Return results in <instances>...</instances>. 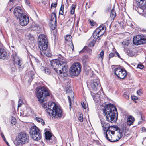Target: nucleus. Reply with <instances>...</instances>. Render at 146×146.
I'll return each mask as SVG.
<instances>
[{
  "label": "nucleus",
  "mask_w": 146,
  "mask_h": 146,
  "mask_svg": "<svg viewBox=\"0 0 146 146\" xmlns=\"http://www.w3.org/2000/svg\"><path fill=\"white\" fill-rule=\"evenodd\" d=\"M104 112L107 121L112 123L116 121L117 119L118 113L115 106L111 104H108L105 107Z\"/></svg>",
  "instance_id": "7ed1b4c3"
},
{
  "label": "nucleus",
  "mask_w": 146,
  "mask_h": 146,
  "mask_svg": "<svg viewBox=\"0 0 146 146\" xmlns=\"http://www.w3.org/2000/svg\"><path fill=\"white\" fill-rule=\"evenodd\" d=\"M79 20H80V18H79L77 21V25H78V23H79Z\"/></svg>",
  "instance_id": "bf43d9fd"
},
{
  "label": "nucleus",
  "mask_w": 146,
  "mask_h": 146,
  "mask_svg": "<svg viewBox=\"0 0 146 146\" xmlns=\"http://www.w3.org/2000/svg\"><path fill=\"white\" fill-rule=\"evenodd\" d=\"M116 16V13L114 9H113L111 10L110 14V17L111 19L114 20V18Z\"/></svg>",
  "instance_id": "c756f323"
},
{
  "label": "nucleus",
  "mask_w": 146,
  "mask_h": 146,
  "mask_svg": "<svg viewBox=\"0 0 146 146\" xmlns=\"http://www.w3.org/2000/svg\"><path fill=\"white\" fill-rule=\"evenodd\" d=\"M135 121V119L132 116L130 115L128 117L127 120V124L130 126L133 125L134 121Z\"/></svg>",
  "instance_id": "b1692460"
},
{
  "label": "nucleus",
  "mask_w": 146,
  "mask_h": 146,
  "mask_svg": "<svg viewBox=\"0 0 146 146\" xmlns=\"http://www.w3.org/2000/svg\"><path fill=\"white\" fill-rule=\"evenodd\" d=\"M35 120L38 122H41L43 125L45 124V122L41 118L36 117L35 118Z\"/></svg>",
  "instance_id": "72a5a7b5"
},
{
  "label": "nucleus",
  "mask_w": 146,
  "mask_h": 146,
  "mask_svg": "<svg viewBox=\"0 0 146 146\" xmlns=\"http://www.w3.org/2000/svg\"><path fill=\"white\" fill-rule=\"evenodd\" d=\"M82 66L78 62H76L72 64L70 68L69 72L70 74L73 76H78L81 71Z\"/></svg>",
  "instance_id": "1a4fd4ad"
},
{
  "label": "nucleus",
  "mask_w": 146,
  "mask_h": 146,
  "mask_svg": "<svg viewBox=\"0 0 146 146\" xmlns=\"http://www.w3.org/2000/svg\"><path fill=\"white\" fill-rule=\"evenodd\" d=\"M115 52L116 54L115 56H117L119 58L121 59V58L118 53L116 51H115Z\"/></svg>",
  "instance_id": "8fccbe9b"
},
{
  "label": "nucleus",
  "mask_w": 146,
  "mask_h": 146,
  "mask_svg": "<svg viewBox=\"0 0 146 146\" xmlns=\"http://www.w3.org/2000/svg\"><path fill=\"white\" fill-rule=\"evenodd\" d=\"M115 56V53H114L111 52L110 53L109 56V59H110L111 58Z\"/></svg>",
  "instance_id": "49530a36"
},
{
  "label": "nucleus",
  "mask_w": 146,
  "mask_h": 146,
  "mask_svg": "<svg viewBox=\"0 0 146 146\" xmlns=\"http://www.w3.org/2000/svg\"><path fill=\"white\" fill-rule=\"evenodd\" d=\"M29 141V135L25 132H21L18 133L15 140L16 145H21L27 143Z\"/></svg>",
  "instance_id": "39448f33"
},
{
  "label": "nucleus",
  "mask_w": 146,
  "mask_h": 146,
  "mask_svg": "<svg viewBox=\"0 0 146 146\" xmlns=\"http://www.w3.org/2000/svg\"><path fill=\"white\" fill-rule=\"evenodd\" d=\"M136 3L139 7V9H141L144 12L146 8V0H136Z\"/></svg>",
  "instance_id": "2eb2a0df"
},
{
  "label": "nucleus",
  "mask_w": 146,
  "mask_h": 146,
  "mask_svg": "<svg viewBox=\"0 0 146 146\" xmlns=\"http://www.w3.org/2000/svg\"><path fill=\"white\" fill-rule=\"evenodd\" d=\"M91 88L93 92H97L98 90H102L100 84L99 82L93 81L91 84Z\"/></svg>",
  "instance_id": "4468645a"
},
{
  "label": "nucleus",
  "mask_w": 146,
  "mask_h": 146,
  "mask_svg": "<svg viewBox=\"0 0 146 146\" xmlns=\"http://www.w3.org/2000/svg\"><path fill=\"white\" fill-rule=\"evenodd\" d=\"M133 42L136 45L145 44L146 43V36L143 35H137L134 37Z\"/></svg>",
  "instance_id": "9d476101"
},
{
  "label": "nucleus",
  "mask_w": 146,
  "mask_h": 146,
  "mask_svg": "<svg viewBox=\"0 0 146 146\" xmlns=\"http://www.w3.org/2000/svg\"><path fill=\"white\" fill-rule=\"evenodd\" d=\"M12 60L14 65L17 64L20 66H21L22 65V63H21L22 61H21L20 60L17 56H13Z\"/></svg>",
  "instance_id": "aec40b11"
},
{
  "label": "nucleus",
  "mask_w": 146,
  "mask_h": 146,
  "mask_svg": "<svg viewBox=\"0 0 146 146\" xmlns=\"http://www.w3.org/2000/svg\"><path fill=\"white\" fill-rule=\"evenodd\" d=\"M117 134L116 135H113L112 138H111V142H115L118 141L122 137L121 136L119 133L118 131H117Z\"/></svg>",
  "instance_id": "6ab92c4d"
},
{
  "label": "nucleus",
  "mask_w": 146,
  "mask_h": 146,
  "mask_svg": "<svg viewBox=\"0 0 146 146\" xmlns=\"http://www.w3.org/2000/svg\"><path fill=\"white\" fill-rule=\"evenodd\" d=\"M80 52L82 53H89L90 55H91L92 53V50L86 46L83 48Z\"/></svg>",
  "instance_id": "393cba45"
},
{
  "label": "nucleus",
  "mask_w": 146,
  "mask_h": 146,
  "mask_svg": "<svg viewBox=\"0 0 146 146\" xmlns=\"http://www.w3.org/2000/svg\"><path fill=\"white\" fill-rule=\"evenodd\" d=\"M16 122H17L16 119L14 117H12V119L11 120V123L13 125H15L16 124Z\"/></svg>",
  "instance_id": "58836bf2"
},
{
  "label": "nucleus",
  "mask_w": 146,
  "mask_h": 146,
  "mask_svg": "<svg viewBox=\"0 0 146 146\" xmlns=\"http://www.w3.org/2000/svg\"><path fill=\"white\" fill-rule=\"evenodd\" d=\"M112 113V112L111 113V114H110V117L109 118H111V117H112L111 116H112V115H113Z\"/></svg>",
  "instance_id": "680f3d73"
},
{
  "label": "nucleus",
  "mask_w": 146,
  "mask_h": 146,
  "mask_svg": "<svg viewBox=\"0 0 146 146\" xmlns=\"http://www.w3.org/2000/svg\"><path fill=\"white\" fill-rule=\"evenodd\" d=\"M90 5L89 4V3L88 2H87L86 3L85 7L86 9L89 8L90 7Z\"/></svg>",
  "instance_id": "3c124183"
},
{
  "label": "nucleus",
  "mask_w": 146,
  "mask_h": 146,
  "mask_svg": "<svg viewBox=\"0 0 146 146\" xmlns=\"http://www.w3.org/2000/svg\"><path fill=\"white\" fill-rule=\"evenodd\" d=\"M57 21L56 15L55 13L52 12L51 14L50 21Z\"/></svg>",
  "instance_id": "cd10ccee"
},
{
  "label": "nucleus",
  "mask_w": 146,
  "mask_h": 146,
  "mask_svg": "<svg viewBox=\"0 0 146 146\" xmlns=\"http://www.w3.org/2000/svg\"><path fill=\"white\" fill-rule=\"evenodd\" d=\"M57 2H56L55 3H53L51 4V8H52V7L56 8L57 7Z\"/></svg>",
  "instance_id": "c03bdc74"
},
{
  "label": "nucleus",
  "mask_w": 146,
  "mask_h": 146,
  "mask_svg": "<svg viewBox=\"0 0 146 146\" xmlns=\"http://www.w3.org/2000/svg\"><path fill=\"white\" fill-rule=\"evenodd\" d=\"M131 98L132 100L134 101L135 103L137 102L136 100L138 99V98L137 96L134 95H132L131 96Z\"/></svg>",
  "instance_id": "ea45409f"
},
{
  "label": "nucleus",
  "mask_w": 146,
  "mask_h": 146,
  "mask_svg": "<svg viewBox=\"0 0 146 146\" xmlns=\"http://www.w3.org/2000/svg\"><path fill=\"white\" fill-rule=\"evenodd\" d=\"M48 41L46 36L43 34H41L39 36L38 40V45L41 50L43 52L48 48Z\"/></svg>",
  "instance_id": "423d86ee"
},
{
  "label": "nucleus",
  "mask_w": 146,
  "mask_h": 146,
  "mask_svg": "<svg viewBox=\"0 0 146 146\" xmlns=\"http://www.w3.org/2000/svg\"><path fill=\"white\" fill-rule=\"evenodd\" d=\"M54 139H53L52 138H50V141H53Z\"/></svg>",
  "instance_id": "0e129e2a"
},
{
  "label": "nucleus",
  "mask_w": 146,
  "mask_h": 146,
  "mask_svg": "<svg viewBox=\"0 0 146 146\" xmlns=\"http://www.w3.org/2000/svg\"><path fill=\"white\" fill-rule=\"evenodd\" d=\"M68 99L69 102L70 104V105L71 106V101L70 97V96H68Z\"/></svg>",
  "instance_id": "603ef678"
},
{
  "label": "nucleus",
  "mask_w": 146,
  "mask_h": 146,
  "mask_svg": "<svg viewBox=\"0 0 146 146\" xmlns=\"http://www.w3.org/2000/svg\"><path fill=\"white\" fill-rule=\"evenodd\" d=\"M70 47H71V49H72V51H73V50L74 49V47L72 41L71 42V44L70 45Z\"/></svg>",
  "instance_id": "5fc2aeb1"
},
{
  "label": "nucleus",
  "mask_w": 146,
  "mask_h": 146,
  "mask_svg": "<svg viewBox=\"0 0 146 146\" xmlns=\"http://www.w3.org/2000/svg\"><path fill=\"white\" fill-rule=\"evenodd\" d=\"M104 50H102L100 53L98 54L97 57L98 61H100L101 62H103L104 58Z\"/></svg>",
  "instance_id": "4be33fe9"
},
{
  "label": "nucleus",
  "mask_w": 146,
  "mask_h": 146,
  "mask_svg": "<svg viewBox=\"0 0 146 146\" xmlns=\"http://www.w3.org/2000/svg\"><path fill=\"white\" fill-rule=\"evenodd\" d=\"M14 0H9V2H12Z\"/></svg>",
  "instance_id": "e2e57ef3"
},
{
  "label": "nucleus",
  "mask_w": 146,
  "mask_h": 146,
  "mask_svg": "<svg viewBox=\"0 0 146 146\" xmlns=\"http://www.w3.org/2000/svg\"><path fill=\"white\" fill-rule=\"evenodd\" d=\"M5 143H6V144L8 145H9V144L8 143V142L6 140H5V141H4Z\"/></svg>",
  "instance_id": "052dcab7"
},
{
  "label": "nucleus",
  "mask_w": 146,
  "mask_h": 146,
  "mask_svg": "<svg viewBox=\"0 0 146 146\" xmlns=\"http://www.w3.org/2000/svg\"><path fill=\"white\" fill-rule=\"evenodd\" d=\"M128 130V129L125 127L121 129L117 127L116 128V131H118L119 133L120 134L122 137L123 135H125L127 133Z\"/></svg>",
  "instance_id": "f3484780"
},
{
  "label": "nucleus",
  "mask_w": 146,
  "mask_h": 146,
  "mask_svg": "<svg viewBox=\"0 0 146 146\" xmlns=\"http://www.w3.org/2000/svg\"><path fill=\"white\" fill-rule=\"evenodd\" d=\"M11 9H10V11H11Z\"/></svg>",
  "instance_id": "69168bd1"
},
{
  "label": "nucleus",
  "mask_w": 146,
  "mask_h": 146,
  "mask_svg": "<svg viewBox=\"0 0 146 146\" xmlns=\"http://www.w3.org/2000/svg\"><path fill=\"white\" fill-rule=\"evenodd\" d=\"M25 14L23 10L20 6H17L14 9L13 14L17 19Z\"/></svg>",
  "instance_id": "ddd939ff"
},
{
  "label": "nucleus",
  "mask_w": 146,
  "mask_h": 146,
  "mask_svg": "<svg viewBox=\"0 0 146 146\" xmlns=\"http://www.w3.org/2000/svg\"><path fill=\"white\" fill-rule=\"evenodd\" d=\"M51 65L52 68L58 74L65 73L68 68L67 61L64 56L59 54L57 59L52 60Z\"/></svg>",
  "instance_id": "f257e3e1"
},
{
  "label": "nucleus",
  "mask_w": 146,
  "mask_h": 146,
  "mask_svg": "<svg viewBox=\"0 0 146 146\" xmlns=\"http://www.w3.org/2000/svg\"><path fill=\"white\" fill-rule=\"evenodd\" d=\"M90 60V58L87 55H84L82 58V60L83 62L86 64V62H88Z\"/></svg>",
  "instance_id": "7c9ffc66"
},
{
  "label": "nucleus",
  "mask_w": 146,
  "mask_h": 146,
  "mask_svg": "<svg viewBox=\"0 0 146 146\" xmlns=\"http://www.w3.org/2000/svg\"><path fill=\"white\" fill-rule=\"evenodd\" d=\"M42 107L46 109L48 114L52 118L58 119L61 118L63 116L62 110L54 102L44 104Z\"/></svg>",
  "instance_id": "f03ea898"
},
{
  "label": "nucleus",
  "mask_w": 146,
  "mask_h": 146,
  "mask_svg": "<svg viewBox=\"0 0 146 146\" xmlns=\"http://www.w3.org/2000/svg\"><path fill=\"white\" fill-rule=\"evenodd\" d=\"M96 39H89L88 41V46L89 47H93L96 43Z\"/></svg>",
  "instance_id": "a878e982"
},
{
  "label": "nucleus",
  "mask_w": 146,
  "mask_h": 146,
  "mask_svg": "<svg viewBox=\"0 0 146 146\" xmlns=\"http://www.w3.org/2000/svg\"><path fill=\"white\" fill-rule=\"evenodd\" d=\"M50 96L49 89L46 87L40 86L37 92V97L38 101L42 103L47 100Z\"/></svg>",
  "instance_id": "20e7f679"
},
{
  "label": "nucleus",
  "mask_w": 146,
  "mask_h": 146,
  "mask_svg": "<svg viewBox=\"0 0 146 146\" xmlns=\"http://www.w3.org/2000/svg\"><path fill=\"white\" fill-rule=\"evenodd\" d=\"M64 4L62 3L61 5V7L60 9L59 14L61 15H63L64 14Z\"/></svg>",
  "instance_id": "c9c22d12"
},
{
  "label": "nucleus",
  "mask_w": 146,
  "mask_h": 146,
  "mask_svg": "<svg viewBox=\"0 0 146 146\" xmlns=\"http://www.w3.org/2000/svg\"><path fill=\"white\" fill-rule=\"evenodd\" d=\"M76 7V5L73 4L72 5L70 10V13L71 14L73 15L74 14Z\"/></svg>",
  "instance_id": "2f4dec72"
},
{
  "label": "nucleus",
  "mask_w": 146,
  "mask_h": 146,
  "mask_svg": "<svg viewBox=\"0 0 146 146\" xmlns=\"http://www.w3.org/2000/svg\"><path fill=\"white\" fill-rule=\"evenodd\" d=\"M93 99L94 100V101H98L100 99V98H99L98 97V98L97 99L98 100L97 98V97L96 96H93Z\"/></svg>",
  "instance_id": "09e8293b"
},
{
  "label": "nucleus",
  "mask_w": 146,
  "mask_h": 146,
  "mask_svg": "<svg viewBox=\"0 0 146 146\" xmlns=\"http://www.w3.org/2000/svg\"><path fill=\"white\" fill-rule=\"evenodd\" d=\"M88 21L91 27H96L98 25L97 23L93 19H88Z\"/></svg>",
  "instance_id": "c85d7f7f"
},
{
  "label": "nucleus",
  "mask_w": 146,
  "mask_h": 146,
  "mask_svg": "<svg viewBox=\"0 0 146 146\" xmlns=\"http://www.w3.org/2000/svg\"><path fill=\"white\" fill-rule=\"evenodd\" d=\"M81 105L82 107V108L84 109H86V104L84 103V102H82L81 103Z\"/></svg>",
  "instance_id": "a18cd8bd"
},
{
  "label": "nucleus",
  "mask_w": 146,
  "mask_h": 146,
  "mask_svg": "<svg viewBox=\"0 0 146 146\" xmlns=\"http://www.w3.org/2000/svg\"><path fill=\"white\" fill-rule=\"evenodd\" d=\"M144 67V66L141 63L138 64L137 66V68L141 69H143Z\"/></svg>",
  "instance_id": "79ce46f5"
},
{
  "label": "nucleus",
  "mask_w": 146,
  "mask_h": 146,
  "mask_svg": "<svg viewBox=\"0 0 146 146\" xmlns=\"http://www.w3.org/2000/svg\"><path fill=\"white\" fill-rule=\"evenodd\" d=\"M65 39L67 41H72V37L70 35H66L65 36Z\"/></svg>",
  "instance_id": "473e14b6"
},
{
  "label": "nucleus",
  "mask_w": 146,
  "mask_h": 146,
  "mask_svg": "<svg viewBox=\"0 0 146 146\" xmlns=\"http://www.w3.org/2000/svg\"><path fill=\"white\" fill-rule=\"evenodd\" d=\"M57 25V21H50L49 25L51 29L52 30H54L56 27Z\"/></svg>",
  "instance_id": "bb28decb"
},
{
  "label": "nucleus",
  "mask_w": 146,
  "mask_h": 146,
  "mask_svg": "<svg viewBox=\"0 0 146 146\" xmlns=\"http://www.w3.org/2000/svg\"><path fill=\"white\" fill-rule=\"evenodd\" d=\"M1 135L2 137V138L3 139L4 141H5V140H6V138H5V136H4V135L3 134V133H1Z\"/></svg>",
  "instance_id": "864d4df0"
},
{
  "label": "nucleus",
  "mask_w": 146,
  "mask_h": 146,
  "mask_svg": "<svg viewBox=\"0 0 146 146\" xmlns=\"http://www.w3.org/2000/svg\"><path fill=\"white\" fill-rule=\"evenodd\" d=\"M23 104L22 99H19L18 102V107L19 108L21 107Z\"/></svg>",
  "instance_id": "a19ab883"
},
{
  "label": "nucleus",
  "mask_w": 146,
  "mask_h": 146,
  "mask_svg": "<svg viewBox=\"0 0 146 146\" xmlns=\"http://www.w3.org/2000/svg\"><path fill=\"white\" fill-rule=\"evenodd\" d=\"M34 78V77L33 75H31V76H30L28 80V82H29L30 83Z\"/></svg>",
  "instance_id": "37998d69"
},
{
  "label": "nucleus",
  "mask_w": 146,
  "mask_h": 146,
  "mask_svg": "<svg viewBox=\"0 0 146 146\" xmlns=\"http://www.w3.org/2000/svg\"><path fill=\"white\" fill-rule=\"evenodd\" d=\"M102 126L103 127V129L104 131H109L110 128L113 127V126H110L108 123H103L102 122Z\"/></svg>",
  "instance_id": "5701e85b"
},
{
  "label": "nucleus",
  "mask_w": 146,
  "mask_h": 146,
  "mask_svg": "<svg viewBox=\"0 0 146 146\" xmlns=\"http://www.w3.org/2000/svg\"><path fill=\"white\" fill-rule=\"evenodd\" d=\"M29 134L35 140H38L41 138V134L39 129L36 126H31L29 129Z\"/></svg>",
  "instance_id": "0eeeda50"
},
{
  "label": "nucleus",
  "mask_w": 146,
  "mask_h": 146,
  "mask_svg": "<svg viewBox=\"0 0 146 146\" xmlns=\"http://www.w3.org/2000/svg\"><path fill=\"white\" fill-rule=\"evenodd\" d=\"M137 93L139 96H141L143 94V92L140 89L137 90Z\"/></svg>",
  "instance_id": "de8ad7c7"
},
{
  "label": "nucleus",
  "mask_w": 146,
  "mask_h": 146,
  "mask_svg": "<svg viewBox=\"0 0 146 146\" xmlns=\"http://www.w3.org/2000/svg\"><path fill=\"white\" fill-rule=\"evenodd\" d=\"M114 133L115 132L113 131L110 130L108 131H106L105 136L106 139L111 142V138H112L113 135H114Z\"/></svg>",
  "instance_id": "a211bd4d"
},
{
  "label": "nucleus",
  "mask_w": 146,
  "mask_h": 146,
  "mask_svg": "<svg viewBox=\"0 0 146 146\" xmlns=\"http://www.w3.org/2000/svg\"><path fill=\"white\" fill-rule=\"evenodd\" d=\"M114 73L120 79H124L127 76V72L125 69L120 68H116L114 70Z\"/></svg>",
  "instance_id": "9b49d317"
},
{
  "label": "nucleus",
  "mask_w": 146,
  "mask_h": 146,
  "mask_svg": "<svg viewBox=\"0 0 146 146\" xmlns=\"http://www.w3.org/2000/svg\"><path fill=\"white\" fill-rule=\"evenodd\" d=\"M78 120L81 122L83 121V115L82 113H80L78 115Z\"/></svg>",
  "instance_id": "4c0bfd02"
},
{
  "label": "nucleus",
  "mask_w": 146,
  "mask_h": 146,
  "mask_svg": "<svg viewBox=\"0 0 146 146\" xmlns=\"http://www.w3.org/2000/svg\"><path fill=\"white\" fill-rule=\"evenodd\" d=\"M142 123V121H139L138 122V124H141Z\"/></svg>",
  "instance_id": "13d9d810"
},
{
  "label": "nucleus",
  "mask_w": 146,
  "mask_h": 146,
  "mask_svg": "<svg viewBox=\"0 0 146 146\" xmlns=\"http://www.w3.org/2000/svg\"><path fill=\"white\" fill-rule=\"evenodd\" d=\"M45 138L46 139L50 140V138H52L54 140L53 141H50V142L53 144H55L56 141V138L53 135H52L51 133L49 131H46L45 132Z\"/></svg>",
  "instance_id": "dca6fc26"
},
{
  "label": "nucleus",
  "mask_w": 146,
  "mask_h": 146,
  "mask_svg": "<svg viewBox=\"0 0 146 146\" xmlns=\"http://www.w3.org/2000/svg\"><path fill=\"white\" fill-rule=\"evenodd\" d=\"M70 94H71L72 96V99L73 100L74 99V92H71Z\"/></svg>",
  "instance_id": "6e6d98bb"
},
{
  "label": "nucleus",
  "mask_w": 146,
  "mask_h": 146,
  "mask_svg": "<svg viewBox=\"0 0 146 146\" xmlns=\"http://www.w3.org/2000/svg\"><path fill=\"white\" fill-rule=\"evenodd\" d=\"M106 25H107L106 23L100 25L96 29L93 34L94 39H97L104 34L106 29Z\"/></svg>",
  "instance_id": "6e6552de"
},
{
  "label": "nucleus",
  "mask_w": 146,
  "mask_h": 146,
  "mask_svg": "<svg viewBox=\"0 0 146 146\" xmlns=\"http://www.w3.org/2000/svg\"><path fill=\"white\" fill-rule=\"evenodd\" d=\"M43 71L45 73L48 75H50V74L51 71L48 68L46 67L44 69Z\"/></svg>",
  "instance_id": "f704fd0d"
},
{
  "label": "nucleus",
  "mask_w": 146,
  "mask_h": 146,
  "mask_svg": "<svg viewBox=\"0 0 146 146\" xmlns=\"http://www.w3.org/2000/svg\"><path fill=\"white\" fill-rule=\"evenodd\" d=\"M17 19H19V24L22 26L27 25L29 21V17L25 14L19 17Z\"/></svg>",
  "instance_id": "f8f14e48"
},
{
  "label": "nucleus",
  "mask_w": 146,
  "mask_h": 146,
  "mask_svg": "<svg viewBox=\"0 0 146 146\" xmlns=\"http://www.w3.org/2000/svg\"><path fill=\"white\" fill-rule=\"evenodd\" d=\"M123 98L127 100L129 99V95L127 92H124L123 94Z\"/></svg>",
  "instance_id": "e433bc0d"
},
{
  "label": "nucleus",
  "mask_w": 146,
  "mask_h": 146,
  "mask_svg": "<svg viewBox=\"0 0 146 146\" xmlns=\"http://www.w3.org/2000/svg\"><path fill=\"white\" fill-rule=\"evenodd\" d=\"M142 131L143 132H146V129L144 127H143L142 128Z\"/></svg>",
  "instance_id": "4d7b16f0"
},
{
  "label": "nucleus",
  "mask_w": 146,
  "mask_h": 146,
  "mask_svg": "<svg viewBox=\"0 0 146 146\" xmlns=\"http://www.w3.org/2000/svg\"><path fill=\"white\" fill-rule=\"evenodd\" d=\"M7 55V52L4 49L0 48V59H5Z\"/></svg>",
  "instance_id": "412c9836"
}]
</instances>
